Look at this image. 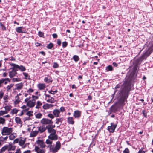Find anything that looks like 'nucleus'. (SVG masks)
I'll list each match as a JSON object with an SVG mask.
<instances>
[{
  "mask_svg": "<svg viewBox=\"0 0 153 153\" xmlns=\"http://www.w3.org/2000/svg\"><path fill=\"white\" fill-rule=\"evenodd\" d=\"M121 88L122 89L121 91L120 96H121L120 100L119 101L120 102H123L127 98V97L125 95L126 94V92L127 91L128 87L125 86L124 84L122 86Z\"/></svg>",
  "mask_w": 153,
  "mask_h": 153,
  "instance_id": "f257e3e1",
  "label": "nucleus"
},
{
  "mask_svg": "<svg viewBox=\"0 0 153 153\" xmlns=\"http://www.w3.org/2000/svg\"><path fill=\"white\" fill-rule=\"evenodd\" d=\"M61 144L60 142L58 141L56 142V144L55 146H53L52 145L51 147L49 146V149L50 151L52 153H56L57 152L61 147Z\"/></svg>",
  "mask_w": 153,
  "mask_h": 153,
  "instance_id": "f03ea898",
  "label": "nucleus"
},
{
  "mask_svg": "<svg viewBox=\"0 0 153 153\" xmlns=\"http://www.w3.org/2000/svg\"><path fill=\"white\" fill-rule=\"evenodd\" d=\"M13 131V129L12 128L4 127L1 130V133L3 135H8L10 134Z\"/></svg>",
  "mask_w": 153,
  "mask_h": 153,
  "instance_id": "7ed1b4c3",
  "label": "nucleus"
},
{
  "mask_svg": "<svg viewBox=\"0 0 153 153\" xmlns=\"http://www.w3.org/2000/svg\"><path fill=\"white\" fill-rule=\"evenodd\" d=\"M30 97L27 98L25 100V102L27 103V105L30 107H33L36 104V101L30 100L29 101Z\"/></svg>",
  "mask_w": 153,
  "mask_h": 153,
  "instance_id": "20e7f679",
  "label": "nucleus"
},
{
  "mask_svg": "<svg viewBox=\"0 0 153 153\" xmlns=\"http://www.w3.org/2000/svg\"><path fill=\"white\" fill-rule=\"evenodd\" d=\"M45 99L47 102L53 103L56 102V100L53 98L51 97L49 95L45 94Z\"/></svg>",
  "mask_w": 153,
  "mask_h": 153,
  "instance_id": "39448f33",
  "label": "nucleus"
},
{
  "mask_svg": "<svg viewBox=\"0 0 153 153\" xmlns=\"http://www.w3.org/2000/svg\"><path fill=\"white\" fill-rule=\"evenodd\" d=\"M117 126V125L113 123H111L110 126L108 127V129L110 132L113 133Z\"/></svg>",
  "mask_w": 153,
  "mask_h": 153,
  "instance_id": "423d86ee",
  "label": "nucleus"
},
{
  "mask_svg": "<svg viewBox=\"0 0 153 153\" xmlns=\"http://www.w3.org/2000/svg\"><path fill=\"white\" fill-rule=\"evenodd\" d=\"M11 65L13 67H14V68H18L22 71H24L26 70L25 67L22 65L19 66L17 65H16L13 63L11 64Z\"/></svg>",
  "mask_w": 153,
  "mask_h": 153,
  "instance_id": "0eeeda50",
  "label": "nucleus"
},
{
  "mask_svg": "<svg viewBox=\"0 0 153 153\" xmlns=\"http://www.w3.org/2000/svg\"><path fill=\"white\" fill-rule=\"evenodd\" d=\"M43 148L35 146L34 150L37 153H45L46 150L45 149H43Z\"/></svg>",
  "mask_w": 153,
  "mask_h": 153,
  "instance_id": "6e6552de",
  "label": "nucleus"
},
{
  "mask_svg": "<svg viewBox=\"0 0 153 153\" xmlns=\"http://www.w3.org/2000/svg\"><path fill=\"white\" fill-rule=\"evenodd\" d=\"M26 140L25 138H20L19 139V144L23 148H25L26 146V145L25 144Z\"/></svg>",
  "mask_w": 153,
  "mask_h": 153,
  "instance_id": "1a4fd4ad",
  "label": "nucleus"
},
{
  "mask_svg": "<svg viewBox=\"0 0 153 153\" xmlns=\"http://www.w3.org/2000/svg\"><path fill=\"white\" fill-rule=\"evenodd\" d=\"M41 123L42 124L46 125L52 124L53 122L51 120L46 118H43L41 120Z\"/></svg>",
  "mask_w": 153,
  "mask_h": 153,
  "instance_id": "9d476101",
  "label": "nucleus"
},
{
  "mask_svg": "<svg viewBox=\"0 0 153 153\" xmlns=\"http://www.w3.org/2000/svg\"><path fill=\"white\" fill-rule=\"evenodd\" d=\"M36 143L39 145L41 148H45L46 147L45 143L42 140H38L36 141Z\"/></svg>",
  "mask_w": 153,
  "mask_h": 153,
  "instance_id": "9b49d317",
  "label": "nucleus"
},
{
  "mask_svg": "<svg viewBox=\"0 0 153 153\" xmlns=\"http://www.w3.org/2000/svg\"><path fill=\"white\" fill-rule=\"evenodd\" d=\"M48 138L52 140H56L58 139V136L56 134H50L48 136Z\"/></svg>",
  "mask_w": 153,
  "mask_h": 153,
  "instance_id": "f8f14e48",
  "label": "nucleus"
},
{
  "mask_svg": "<svg viewBox=\"0 0 153 153\" xmlns=\"http://www.w3.org/2000/svg\"><path fill=\"white\" fill-rule=\"evenodd\" d=\"M46 128L48 129V133L52 134H56V131L55 130L51 128L50 126H48Z\"/></svg>",
  "mask_w": 153,
  "mask_h": 153,
  "instance_id": "ddd939ff",
  "label": "nucleus"
},
{
  "mask_svg": "<svg viewBox=\"0 0 153 153\" xmlns=\"http://www.w3.org/2000/svg\"><path fill=\"white\" fill-rule=\"evenodd\" d=\"M12 68V71L9 72V76L11 78L13 77L17 74L16 71L17 70L16 69V68H14V67H13Z\"/></svg>",
  "mask_w": 153,
  "mask_h": 153,
  "instance_id": "4468645a",
  "label": "nucleus"
},
{
  "mask_svg": "<svg viewBox=\"0 0 153 153\" xmlns=\"http://www.w3.org/2000/svg\"><path fill=\"white\" fill-rule=\"evenodd\" d=\"M7 145L8 151L14 150L15 149V146L14 145H13L12 144L9 143L8 145Z\"/></svg>",
  "mask_w": 153,
  "mask_h": 153,
  "instance_id": "2eb2a0df",
  "label": "nucleus"
},
{
  "mask_svg": "<svg viewBox=\"0 0 153 153\" xmlns=\"http://www.w3.org/2000/svg\"><path fill=\"white\" fill-rule=\"evenodd\" d=\"M53 114L56 117H59L60 116V111L59 110L56 109L53 110Z\"/></svg>",
  "mask_w": 153,
  "mask_h": 153,
  "instance_id": "dca6fc26",
  "label": "nucleus"
},
{
  "mask_svg": "<svg viewBox=\"0 0 153 153\" xmlns=\"http://www.w3.org/2000/svg\"><path fill=\"white\" fill-rule=\"evenodd\" d=\"M15 86L16 87V89L20 90L22 88L23 86V85L22 83H20L16 84Z\"/></svg>",
  "mask_w": 153,
  "mask_h": 153,
  "instance_id": "f3484780",
  "label": "nucleus"
},
{
  "mask_svg": "<svg viewBox=\"0 0 153 153\" xmlns=\"http://www.w3.org/2000/svg\"><path fill=\"white\" fill-rule=\"evenodd\" d=\"M52 140L49 138L46 140L45 143L46 144L48 145L47 146V147L49 148V146H50L51 147L52 145Z\"/></svg>",
  "mask_w": 153,
  "mask_h": 153,
  "instance_id": "a211bd4d",
  "label": "nucleus"
},
{
  "mask_svg": "<svg viewBox=\"0 0 153 153\" xmlns=\"http://www.w3.org/2000/svg\"><path fill=\"white\" fill-rule=\"evenodd\" d=\"M38 132L39 131H33L31 132L30 134V137H33L36 136L38 134Z\"/></svg>",
  "mask_w": 153,
  "mask_h": 153,
  "instance_id": "6ab92c4d",
  "label": "nucleus"
},
{
  "mask_svg": "<svg viewBox=\"0 0 153 153\" xmlns=\"http://www.w3.org/2000/svg\"><path fill=\"white\" fill-rule=\"evenodd\" d=\"M81 112L78 111H75L74 113L73 116L75 118H77L79 117L81 115Z\"/></svg>",
  "mask_w": 153,
  "mask_h": 153,
  "instance_id": "aec40b11",
  "label": "nucleus"
},
{
  "mask_svg": "<svg viewBox=\"0 0 153 153\" xmlns=\"http://www.w3.org/2000/svg\"><path fill=\"white\" fill-rule=\"evenodd\" d=\"M22 28L23 27H18L16 29V31L19 33H25L26 32V30H23Z\"/></svg>",
  "mask_w": 153,
  "mask_h": 153,
  "instance_id": "412c9836",
  "label": "nucleus"
},
{
  "mask_svg": "<svg viewBox=\"0 0 153 153\" xmlns=\"http://www.w3.org/2000/svg\"><path fill=\"white\" fill-rule=\"evenodd\" d=\"M5 110L8 113L9 111H10L12 108V106L10 105H6L4 107Z\"/></svg>",
  "mask_w": 153,
  "mask_h": 153,
  "instance_id": "4be33fe9",
  "label": "nucleus"
},
{
  "mask_svg": "<svg viewBox=\"0 0 153 153\" xmlns=\"http://www.w3.org/2000/svg\"><path fill=\"white\" fill-rule=\"evenodd\" d=\"M53 106V105L46 104L43 106V108L44 109H47Z\"/></svg>",
  "mask_w": 153,
  "mask_h": 153,
  "instance_id": "5701e85b",
  "label": "nucleus"
},
{
  "mask_svg": "<svg viewBox=\"0 0 153 153\" xmlns=\"http://www.w3.org/2000/svg\"><path fill=\"white\" fill-rule=\"evenodd\" d=\"M37 86L39 89L42 90L45 88V85L44 84H39Z\"/></svg>",
  "mask_w": 153,
  "mask_h": 153,
  "instance_id": "b1692460",
  "label": "nucleus"
},
{
  "mask_svg": "<svg viewBox=\"0 0 153 153\" xmlns=\"http://www.w3.org/2000/svg\"><path fill=\"white\" fill-rule=\"evenodd\" d=\"M3 84L6 85L7 83L9 82L10 81V79L8 78L2 79Z\"/></svg>",
  "mask_w": 153,
  "mask_h": 153,
  "instance_id": "393cba45",
  "label": "nucleus"
},
{
  "mask_svg": "<svg viewBox=\"0 0 153 153\" xmlns=\"http://www.w3.org/2000/svg\"><path fill=\"white\" fill-rule=\"evenodd\" d=\"M20 101V100L18 95H17L15 97V100L14 102V103L15 105H17L18 104Z\"/></svg>",
  "mask_w": 153,
  "mask_h": 153,
  "instance_id": "a878e982",
  "label": "nucleus"
},
{
  "mask_svg": "<svg viewBox=\"0 0 153 153\" xmlns=\"http://www.w3.org/2000/svg\"><path fill=\"white\" fill-rule=\"evenodd\" d=\"M15 121L17 124H20L22 126V122L21 119L18 117H16L15 118Z\"/></svg>",
  "mask_w": 153,
  "mask_h": 153,
  "instance_id": "bb28decb",
  "label": "nucleus"
},
{
  "mask_svg": "<svg viewBox=\"0 0 153 153\" xmlns=\"http://www.w3.org/2000/svg\"><path fill=\"white\" fill-rule=\"evenodd\" d=\"M17 136L16 133H13L11 134L9 136V139L11 140H14Z\"/></svg>",
  "mask_w": 153,
  "mask_h": 153,
  "instance_id": "cd10ccee",
  "label": "nucleus"
},
{
  "mask_svg": "<svg viewBox=\"0 0 153 153\" xmlns=\"http://www.w3.org/2000/svg\"><path fill=\"white\" fill-rule=\"evenodd\" d=\"M45 128L43 126H41L39 127L38 128V131H39L41 133H42L45 131Z\"/></svg>",
  "mask_w": 153,
  "mask_h": 153,
  "instance_id": "c85d7f7f",
  "label": "nucleus"
},
{
  "mask_svg": "<svg viewBox=\"0 0 153 153\" xmlns=\"http://www.w3.org/2000/svg\"><path fill=\"white\" fill-rule=\"evenodd\" d=\"M44 81L47 83H49L52 82V79L51 78L48 76L45 77L44 79Z\"/></svg>",
  "mask_w": 153,
  "mask_h": 153,
  "instance_id": "c756f323",
  "label": "nucleus"
},
{
  "mask_svg": "<svg viewBox=\"0 0 153 153\" xmlns=\"http://www.w3.org/2000/svg\"><path fill=\"white\" fill-rule=\"evenodd\" d=\"M18 109L16 108H14L11 110V111L10 112V113L12 115H13L14 114H16L18 112Z\"/></svg>",
  "mask_w": 153,
  "mask_h": 153,
  "instance_id": "7c9ffc66",
  "label": "nucleus"
},
{
  "mask_svg": "<svg viewBox=\"0 0 153 153\" xmlns=\"http://www.w3.org/2000/svg\"><path fill=\"white\" fill-rule=\"evenodd\" d=\"M7 150H8L7 146V145H5L0 149V153H3Z\"/></svg>",
  "mask_w": 153,
  "mask_h": 153,
  "instance_id": "2f4dec72",
  "label": "nucleus"
},
{
  "mask_svg": "<svg viewBox=\"0 0 153 153\" xmlns=\"http://www.w3.org/2000/svg\"><path fill=\"white\" fill-rule=\"evenodd\" d=\"M68 123L69 124H73L74 123L73 118L72 117H69L68 118Z\"/></svg>",
  "mask_w": 153,
  "mask_h": 153,
  "instance_id": "473e14b6",
  "label": "nucleus"
},
{
  "mask_svg": "<svg viewBox=\"0 0 153 153\" xmlns=\"http://www.w3.org/2000/svg\"><path fill=\"white\" fill-rule=\"evenodd\" d=\"M8 138V136H6L5 137H1L0 138V142H4L6 141Z\"/></svg>",
  "mask_w": 153,
  "mask_h": 153,
  "instance_id": "72a5a7b5",
  "label": "nucleus"
},
{
  "mask_svg": "<svg viewBox=\"0 0 153 153\" xmlns=\"http://www.w3.org/2000/svg\"><path fill=\"white\" fill-rule=\"evenodd\" d=\"M7 113H8L5 110L0 111V116H3Z\"/></svg>",
  "mask_w": 153,
  "mask_h": 153,
  "instance_id": "f704fd0d",
  "label": "nucleus"
},
{
  "mask_svg": "<svg viewBox=\"0 0 153 153\" xmlns=\"http://www.w3.org/2000/svg\"><path fill=\"white\" fill-rule=\"evenodd\" d=\"M113 70L112 66L109 65L106 68V70L107 71H112Z\"/></svg>",
  "mask_w": 153,
  "mask_h": 153,
  "instance_id": "c9c22d12",
  "label": "nucleus"
},
{
  "mask_svg": "<svg viewBox=\"0 0 153 153\" xmlns=\"http://www.w3.org/2000/svg\"><path fill=\"white\" fill-rule=\"evenodd\" d=\"M74 60L76 62H77L79 60V58L77 55H74L73 57Z\"/></svg>",
  "mask_w": 153,
  "mask_h": 153,
  "instance_id": "e433bc0d",
  "label": "nucleus"
},
{
  "mask_svg": "<svg viewBox=\"0 0 153 153\" xmlns=\"http://www.w3.org/2000/svg\"><path fill=\"white\" fill-rule=\"evenodd\" d=\"M6 120L4 118L0 117V124H3L5 122Z\"/></svg>",
  "mask_w": 153,
  "mask_h": 153,
  "instance_id": "4c0bfd02",
  "label": "nucleus"
},
{
  "mask_svg": "<svg viewBox=\"0 0 153 153\" xmlns=\"http://www.w3.org/2000/svg\"><path fill=\"white\" fill-rule=\"evenodd\" d=\"M137 67L136 66H134L133 68V71L132 73L131 74V76L132 77L133 76H134L137 70Z\"/></svg>",
  "mask_w": 153,
  "mask_h": 153,
  "instance_id": "58836bf2",
  "label": "nucleus"
},
{
  "mask_svg": "<svg viewBox=\"0 0 153 153\" xmlns=\"http://www.w3.org/2000/svg\"><path fill=\"white\" fill-rule=\"evenodd\" d=\"M9 98V96L8 95H5L3 97V99L4 100V102H7V99Z\"/></svg>",
  "mask_w": 153,
  "mask_h": 153,
  "instance_id": "ea45409f",
  "label": "nucleus"
},
{
  "mask_svg": "<svg viewBox=\"0 0 153 153\" xmlns=\"http://www.w3.org/2000/svg\"><path fill=\"white\" fill-rule=\"evenodd\" d=\"M36 117L37 119H40L42 116V114L40 113H39L36 115Z\"/></svg>",
  "mask_w": 153,
  "mask_h": 153,
  "instance_id": "a19ab883",
  "label": "nucleus"
},
{
  "mask_svg": "<svg viewBox=\"0 0 153 153\" xmlns=\"http://www.w3.org/2000/svg\"><path fill=\"white\" fill-rule=\"evenodd\" d=\"M33 112L32 111H28L26 113V115L28 116L29 117L33 115Z\"/></svg>",
  "mask_w": 153,
  "mask_h": 153,
  "instance_id": "79ce46f5",
  "label": "nucleus"
},
{
  "mask_svg": "<svg viewBox=\"0 0 153 153\" xmlns=\"http://www.w3.org/2000/svg\"><path fill=\"white\" fill-rule=\"evenodd\" d=\"M57 92V91L56 90L55 91L50 90L48 91V92L49 93L51 94H54L55 93H56Z\"/></svg>",
  "mask_w": 153,
  "mask_h": 153,
  "instance_id": "37998d69",
  "label": "nucleus"
},
{
  "mask_svg": "<svg viewBox=\"0 0 153 153\" xmlns=\"http://www.w3.org/2000/svg\"><path fill=\"white\" fill-rule=\"evenodd\" d=\"M53 43H50L47 45V47L48 49H51L53 47Z\"/></svg>",
  "mask_w": 153,
  "mask_h": 153,
  "instance_id": "c03bdc74",
  "label": "nucleus"
},
{
  "mask_svg": "<svg viewBox=\"0 0 153 153\" xmlns=\"http://www.w3.org/2000/svg\"><path fill=\"white\" fill-rule=\"evenodd\" d=\"M38 98V96H34V95H32V100L34 101H36V99H37Z\"/></svg>",
  "mask_w": 153,
  "mask_h": 153,
  "instance_id": "a18cd8bd",
  "label": "nucleus"
},
{
  "mask_svg": "<svg viewBox=\"0 0 153 153\" xmlns=\"http://www.w3.org/2000/svg\"><path fill=\"white\" fill-rule=\"evenodd\" d=\"M0 26L2 29L4 30H6V27L3 25V24L1 22L0 23Z\"/></svg>",
  "mask_w": 153,
  "mask_h": 153,
  "instance_id": "49530a36",
  "label": "nucleus"
},
{
  "mask_svg": "<svg viewBox=\"0 0 153 153\" xmlns=\"http://www.w3.org/2000/svg\"><path fill=\"white\" fill-rule=\"evenodd\" d=\"M62 120V119L61 118H57L56 119V123L58 124L59 122H61Z\"/></svg>",
  "mask_w": 153,
  "mask_h": 153,
  "instance_id": "de8ad7c7",
  "label": "nucleus"
},
{
  "mask_svg": "<svg viewBox=\"0 0 153 153\" xmlns=\"http://www.w3.org/2000/svg\"><path fill=\"white\" fill-rule=\"evenodd\" d=\"M13 86V85L11 84L9 85H8L7 87V91H9L10 90Z\"/></svg>",
  "mask_w": 153,
  "mask_h": 153,
  "instance_id": "09e8293b",
  "label": "nucleus"
},
{
  "mask_svg": "<svg viewBox=\"0 0 153 153\" xmlns=\"http://www.w3.org/2000/svg\"><path fill=\"white\" fill-rule=\"evenodd\" d=\"M4 92L2 91H0V99H1L4 96Z\"/></svg>",
  "mask_w": 153,
  "mask_h": 153,
  "instance_id": "8fccbe9b",
  "label": "nucleus"
},
{
  "mask_svg": "<svg viewBox=\"0 0 153 153\" xmlns=\"http://www.w3.org/2000/svg\"><path fill=\"white\" fill-rule=\"evenodd\" d=\"M123 153H129V151L128 148H126L123 151Z\"/></svg>",
  "mask_w": 153,
  "mask_h": 153,
  "instance_id": "3c124183",
  "label": "nucleus"
},
{
  "mask_svg": "<svg viewBox=\"0 0 153 153\" xmlns=\"http://www.w3.org/2000/svg\"><path fill=\"white\" fill-rule=\"evenodd\" d=\"M38 35L40 37H42L44 36V33L42 32L39 31Z\"/></svg>",
  "mask_w": 153,
  "mask_h": 153,
  "instance_id": "603ef678",
  "label": "nucleus"
},
{
  "mask_svg": "<svg viewBox=\"0 0 153 153\" xmlns=\"http://www.w3.org/2000/svg\"><path fill=\"white\" fill-rule=\"evenodd\" d=\"M48 116L51 119H53L54 118V115L51 113L48 114Z\"/></svg>",
  "mask_w": 153,
  "mask_h": 153,
  "instance_id": "864d4df0",
  "label": "nucleus"
},
{
  "mask_svg": "<svg viewBox=\"0 0 153 153\" xmlns=\"http://www.w3.org/2000/svg\"><path fill=\"white\" fill-rule=\"evenodd\" d=\"M27 106L26 105H23V106H22V107H21V108L22 109H25V110H24L23 111H25V110H28V109H27L26 108H27Z\"/></svg>",
  "mask_w": 153,
  "mask_h": 153,
  "instance_id": "5fc2aeb1",
  "label": "nucleus"
},
{
  "mask_svg": "<svg viewBox=\"0 0 153 153\" xmlns=\"http://www.w3.org/2000/svg\"><path fill=\"white\" fill-rule=\"evenodd\" d=\"M53 67L54 68H57L58 67V65L57 63L55 62L54 63Z\"/></svg>",
  "mask_w": 153,
  "mask_h": 153,
  "instance_id": "6e6d98bb",
  "label": "nucleus"
},
{
  "mask_svg": "<svg viewBox=\"0 0 153 153\" xmlns=\"http://www.w3.org/2000/svg\"><path fill=\"white\" fill-rule=\"evenodd\" d=\"M13 81V82H18L20 81V79L19 78H13L12 79Z\"/></svg>",
  "mask_w": 153,
  "mask_h": 153,
  "instance_id": "4d7b16f0",
  "label": "nucleus"
},
{
  "mask_svg": "<svg viewBox=\"0 0 153 153\" xmlns=\"http://www.w3.org/2000/svg\"><path fill=\"white\" fill-rule=\"evenodd\" d=\"M62 45L63 47H65L67 46V43L66 42H62Z\"/></svg>",
  "mask_w": 153,
  "mask_h": 153,
  "instance_id": "13d9d810",
  "label": "nucleus"
},
{
  "mask_svg": "<svg viewBox=\"0 0 153 153\" xmlns=\"http://www.w3.org/2000/svg\"><path fill=\"white\" fill-rule=\"evenodd\" d=\"M145 152L143 150V149L142 148L139 151L138 153H145Z\"/></svg>",
  "mask_w": 153,
  "mask_h": 153,
  "instance_id": "bf43d9fd",
  "label": "nucleus"
},
{
  "mask_svg": "<svg viewBox=\"0 0 153 153\" xmlns=\"http://www.w3.org/2000/svg\"><path fill=\"white\" fill-rule=\"evenodd\" d=\"M23 74L25 77V79H26L28 77V74L26 72H23Z\"/></svg>",
  "mask_w": 153,
  "mask_h": 153,
  "instance_id": "052dcab7",
  "label": "nucleus"
},
{
  "mask_svg": "<svg viewBox=\"0 0 153 153\" xmlns=\"http://www.w3.org/2000/svg\"><path fill=\"white\" fill-rule=\"evenodd\" d=\"M37 105H38L39 107H41L42 105V103L40 101H38L37 102Z\"/></svg>",
  "mask_w": 153,
  "mask_h": 153,
  "instance_id": "680f3d73",
  "label": "nucleus"
},
{
  "mask_svg": "<svg viewBox=\"0 0 153 153\" xmlns=\"http://www.w3.org/2000/svg\"><path fill=\"white\" fill-rule=\"evenodd\" d=\"M33 90L32 89H29L27 91V92L29 94H30V93L33 92Z\"/></svg>",
  "mask_w": 153,
  "mask_h": 153,
  "instance_id": "e2e57ef3",
  "label": "nucleus"
},
{
  "mask_svg": "<svg viewBox=\"0 0 153 153\" xmlns=\"http://www.w3.org/2000/svg\"><path fill=\"white\" fill-rule=\"evenodd\" d=\"M19 139H16L14 140L13 143H18V142L19 143Z\"/></svg>",
  "mask_w": 153,
  "mask_h": 153,
  "instance_id": "0e129e2a",
  "label": "nucleus"
},
{
  "mask_svg": "<svg viewBox=\"0 0 153 153\" xmlns=\"http://www.w3.org/2000/svg\"><path fill=\"white\" fill-rule=\"evenodd\" d=\"M57 43L58 45H60L61 43V40L59 39H58L57 41Z\"/></svg>",
  "mask_w": 153,
  "mask_h": 153,
  "instance_id": "69168bd1",
  "label": "nucleus"
},
{
  "mask_svg": "<svg viewBox=\"0 0 153 153\" xmlns=\"http://www.w3.org/2000/svg\"><path fill=\"white\" fill-rule=\"evenodd\" d=\"M65 108L63 107H62L60 108V111L61 112H63L64 111H65Z\"/></svg>",
  "mask_w": 153,
  "mask_h": 153,
  "instance_id": "338daca9",
  "label": "nucleus"
},
{
  "mask_svg": "<svg viewBox=\"0 0 153 153\" xmlns=\"http://www.w3.org/2000/svg\"><path fill=\"white\" fill-rule=\"evenodd\" d=\"M21 152L19 149H17L15 153H21Z\"/></svg>",
  "mask_w": 153,
  "mask_h": 153,
  "instance_id": "774afa93",
  "label": "nucleus"
}]
</instances>
